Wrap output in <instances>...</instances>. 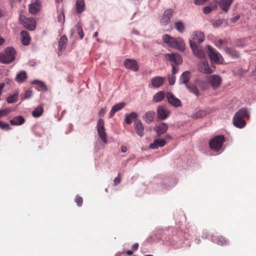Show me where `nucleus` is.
<instances>
[{
	"mask_svg": "<svg viewBox=\"0 0 256 256\" xmlns=\"http://www.w3.org/2000/svg\"><path fill=\"white\" fill-rule=\"evenodd\" d=\"M166 80L164 77L157 76L151 80V84L152 87L158 88L163 85Z\"/></svg>",
	"mask_w": 256,
	"mask_h": 256,
	"instance_id": "dca6fc26",
	"label": "nucleus"
},
{
	"mask_svg": "<svg viewBox=\"0 0 256 256\" xmlns=\"http://www.w3.org/2000/svg\"><path fill=\"white\" fill-rule=\"evenodd\" d=\"M16 52L12 47H8L0 53V62L10 64L15 59Z\"/></svg>",
	"mask_w": 256,
	"mask_h": 256,
	"instance_id": "7ed1b4c3",
	"label": "nucleus"
},
{
	"mask_svg": "<svg viewBox=\"0 0 256 256\" xmlns=\"http://www.w3.org/2000/svg\"><path fill=\"white\" fill-rule=\"evenodd\" d=\"M240 18V16H236L235 17L231 18V21L234 22H236V20H238V19Z\"/></svg>",
	"mask_w": 256,
	"mask_h": 256,
	"instance_id": "bf43d9fd",
	"label": "nucleus"
},
{
	"mask_svg": "<svg viewBox=\"0 0 256 256\" xmlns=\"http://www.w3.org/2000/svg\"><path fill=\"white\" fill-rule=\"evenodd\" d=\"M190 76V72L189 71H186L180 76V82L181 84H184L186 85L188 84Z\"/></svg>",
	"mask_w": 256,
	"mask_h": 256,
	"instance_id": "c85d7f7f",
	"label": "nucleus"
},
{
	"mask_svg": "<svg viewBox=\"0 0 256 256\" xmlns=\"http://www.w3.org/2000/svg\"><path fill=\"white\" fill-rule=\"evenodd\" d=\"M97 130L99 136L104 143L107 142L106 134L105 132L104 121L102 119H99L96 126Z\"/></svg>",
	"mask_w": 256,
	"mask_h": 256,
	"instance_id": "0eeeda50",
	"label": "nucleus"
},
{
	"mask_svg": "<svg viewBox=\"0 0 256 256\" xmlns=\"http://www.w3.org/2000/svg\"><path fill=\"white\" fill-rule=\"evenodd\" d=\"M175 28L180 32H183L184 30L185 27L182 22L179 21L175 23Z\"/></svg>",
	"mask_w": 256,
	"mask_h": 256,
	"instance_id": "4c0bfd02",
	"label": "nucleus"
},
{
	"mask_svg": "<svg viewBox=\"0 0 256 256\" xmlns=\"http://www.w3.org/2000/svg\"><path fill=\"white\" fill-rule=\"evenodd\" d=\"M206 115V112L205 110H199L197 112L192 114V118H193L197 119L202 118Z\"/></svg>",
	"mask_w": 256,
	"mask_h": 256,
	"instance_id": "e433bc0d",
	"label": "nucleus"
},
{
	"mask_svg": "<svg viewBox=\"0 0 256 256\" xmlns=\"http://www.w3.org/2000/svg\"><path fill=\"white\" fill-rule=\"evenodd\" d=\"M223 20L218 19L213 22L212 26L215 28H218L223 23Z\"/></svg>",
	"mask_w": 256,
	"mask_h": 256,
	"instance_id": "c03bdc74",
	"label": "nucleus"
},
{
	"mask_svg": "<svg viewBox=\"0 0 256 256\" xmlns=\"http://www.w3.org/2000/svg\"><path fill=\"white\" fill-rule=\"evenodd\" d=\"M162 39L165 44L171 48L181 51L184 50L185 44L184 40L180 37L175 38L168 34H164L163 35Z\"/></svg>",
	"mask_w": 256,
	"mask_h": 256,
	"instance_id": "f257e3e1",
	"label": "nucleus"
},
{
	"mask_svg": "<svg viewBox=\"0 0 256 256\" xmlns=\"http://www.w3.org/2000/svg\"><path fill=\"white\" fill-rule=\"evenodd\" d=\"M98 32H96L94 34L93 36L94 38H96L98 36Z\"/></svg>",
	"mask_w": 256,
	"mask_h": 256,
	"instance_id": "338daca9",
	"label": "nucleus"
},
{
	"mask_svg": "<svg viewBox=\"0 0 256 256\" xmlns=\"http://www.w3.org/2000/svg\"><path fill=\"white\" fill-rule=\"evenodd\" d=\"M168 80L170 85H173L176 81V76L174 75L168 76Z\"/></svg>",
	"mask_w": 256,
	"mask_h": 256,
	"instance_id": "8fccbe9b",
	"label": "nucleus"
},
{
	"mask_svg": "<svg viewBox=\"0 0 256 256\" xmlns=\"http://www.w3.org/2000/svg\"><path fill=\"white\" fill-rule=\"evenodd\" d=\"M233 0H221L219 2L220 8L224 12H228Z\"/></svg>",
	"mask_w": 256,
	"mask_h": 256,
	"instance_id": "aec40b11",
	"label": "nucleus"
},
{
	"mask_svg": "<svg viewBox=\"0 0 256 256\" xmlns=\"http://www.w3.org/2000/svg\"><path fill=\"white\" fill-rule=\"evenodd\" d=\"M126 254L128 256H132L133 254V250H128L126 252Z\"/></svg>",
	"mask_w": 256,
	"mask_h": 256,
	"instance_id": "0e129e2a",
	"label": "nucleus"
},
{
	"mask_svg": "<svg viewBox=\"0 0 256 256\" xmlns=\"http://www.w3.org/2000/svg\"><path fill=\"white\" fill-rule=\"evenodd\" d=\"M58 22L63 24L64 22V12H62L60 14H58Z\"/></svg>",
	"mask_w": 256,
	"mask_h": 256,
	"instance_id": "de8ad7c7",
	"label": "nucleus"
},
{
	"mask_svg": "<svg viewBox=\"0 0 256 256\" xmlns=\"http://www.w3.org/2000/svg\"><path fill=\"white\" fill-rule=\"evenodd\" d=\"M32 84H36L38 85L42 90H47V88L46 85L42 81L38 80H34L32 82Z\"/></svg>",
	"mask_w": 256,
	"mask_h": 256,
	"instance_id": "ea45409f",
	"label": "nucleus"
},
{
	"mask_svg": "<svg viewBox=\"0 0 256 256\" xmlns=\"http://www.w3.org/2000/svg\"><path fill=\"white\" fill-rule=\"evenodd\" d=\"M138 117V114L135 112H132L128 114H126L125 118V122L128 124H130L132 123V120L136 119Z\"/></svg>",
	"mask_w": 256,
	"mask_h": 256,
	"instance_id": "473e14b6",
	"label": "nucleus"
},
{
	"mask_svg": "<svg viewBox=\"0 0 256 256\" xmlns=\"http://www.w3.org/2000/svg\"><path fill=\"white\" fill-rule=\"evenodd\" d=\"M208 0H194V4L196 5L203 4Z\"/></svg>",
	"mask_w": 256,
	"mask_h": 256,
	"instance_id": "864d4df0",
	"label": "nucleus"
},
{
	"mask_svg": "<svg viewBox=\"0 0 256 256\" xmlns=\"http://www.w3.org/2000/svg\"><path fill=\"white\" fill-rule=\"evenodd\" d=\"M121 150L122 152H125L127 150V148L126 146H121Z\"/></svg>",
	"mask_w": 256,
	"mask_h": 256,
	"instance_id": "e2e57ef3",
	"label": "nucleus"
},
{
	"mask_svg": "<svg viewBox=\"0 0 256 256\" xmlns=\"http://www.w3.org/2000/svg\"><path fill=\"white\" fill-rule=\"evenodd\" d=\"M19 18L20 22L28 30H33L35 29L36 22L34 18H26L24 15H20Z\"/></svg>",
	"mask_w": 256,
	"mask_h": 256,
	"instance_id": "423d86ee",
	"label": "nucleus"
},
{
	"mask_svg": "<svg viewBox=\"0 0 256 256\" xmlns=\"http://www.w3.org/2000/svg\"><path fill=\"white\" fill-rule=\"evenodd\" d=\"M166 96L168 102L175 108L182 106V104L180 100L176 98L171 92H167Z\"/></svg>",
	"mask_w": 256,
	"mask_h": 256,
	"instance_id": "9d476101",
	"label": "nucleus"
},
{
	"mask_svg": "<svg viewBox=\"0 0 256 256\" xmlns=\"http://www.w3.org/2000/svg\"><path fill=\"white\" fill-rule=\"evenodd\" d=\"M10 122L12 126H20L25 122V120L22 116H17L14 117Z\"/></svg>",
	"mask_w": 256,
	"mask_h": 256,
	"instance_id": "bb28decb",
	"label": "nucleus"
},
{
	"mask_svg": "<svg viewBox=\"0 0 256 256\" xmlns=\"http://www.w3.org/2000/svg\"><path fill=\"white\" fill-rule=\"evenodd\" d=\"M77 28V32L79 35L80 38L82 39L84 36V32H83L82 27L80 25L78 24Z\"/></svg>",
	"mask_w": 256,
	"mask_h": 256,
	"instance_id": "37998d69",
	"label": "nucleus"
},
{
	"mask_svg": "<svg viewBox=\"0 0 256 256\" xmlns=\"http://www.w3.org/2000/svg\"><path fill=\"white\" fill-rule=\"evenodd\" d=\"M166 138H172L170 136V134H166Z\"/></svg>",
	"mask_w": 256,
	"mask_h": 256,
	"instance_id": "774afa93",
	"label": "nucleus"
},
{
	"mask_svg": "<svg viewBox=\"0 0 256 256\" xmlns=\"http://www.w3.org/2000/svg\"><path fill=\"white\" fill-rule=\"evenodd\" d=\"M155 114H156L154 111L150 110L147 112L142 118L146 123L150 124L154 120Z\"/></svg>",
	"mask_w": 256,
	"mask_h": 256,
	"instance_id": "a878e982",
	"label": "nucleus"
},
{
	"mask_svg": "<svg viewBox=\"0 0 256 256\" xmlns=\"http://www.w3.org/2000/svg\"><path fill=\"white\" fill-rule=\"evenodd\" d=\"M4 16V12L0 9V18Z\"/></svg>",
	"mask_w": 256,
	"mask_h": 256,
	"instance_id": "69168bd1",
	"label": "nucleus"
},
{
	"mask_svg": "<svg viewBox=\"0 0 256 256\" xmlns=\"http://www.w3.org/2000/svg\"><path fill=\"white\" fill-rule=\"evenodd\" d=\"M186 88L192 94L196 95V96H198L200 95V92L197 86L192 84H186Z\"/></svg>",
	"mask_w": 256,
	"mask_h": 256,
	"instance_id": "c756f323",
	"label": "nucleus"
},
{
	"mask_svg": "<svg viewBox=\"0 0 256 256\" xmlns=\"http://www.w3.org/2000/svg\"><path fill=\"white\" fill-rule=\"evenodd\" d=\"M225 138L224 136H218L212 138L209 142L210 149L216 152L220 150Z\"/></svg>",
	"mask_w": 256,
	"mask_h": 256,
	"instance_id": "20e7f679",
	"label": "nucleus"
},
{
	"mask_svg": "<svg viewBox=\"0 0 256 256\" xmlns=\"http://www.w3.org/2000/svg\"><path fill=\"white\" fill-rule=\"evenodd\" d=\"M212 240L218 244L222 246H226L229 243V241L228 239L221 236H219L216 237L213 236Z\"/></svg>",
	"mask_w": 256,
	"mask_h": 256,
	"instance_id": "412c9836",
	"label": "nucleus"
},
{
	"mask_svg": "<svg viewBox=\"0 0 256 256\" xmlns=\"http://www.w3.org/2000/svg\"><path fill=\"white\" fill-rule=\"evenodd\" d=\"M205 38L204 34L201 32H196L192 34V40H190V41L194 42L196 44V42L201 43L204 41Z\"/></svg>",
	"mask_w": 256,
	"mask_h": 256,
	"instance_id": "a211bd4d",
	"label": "nucleus"
},
{
	"mask_svg": "<svg viewBox=\"0 0 256 256\" xmlns=\"http://www.w3.org/2000/svg\"><path fill=\"white\" fill-rule=\"evenodd\" d=\"M223 43H224V40L222 39H220L216 44V46L220 48V46L223 44Z\"/></svg>",
	"mask_w": 256,
	"mask_h": 256,
	"instance_id": "4d7b16f0",
	"label": "nucleus"
},
{
	"mask_svg": "<svg viewBox=\"0 0 256 256\" xmlns=\"http://www.w3.org/2000/svg\"><path fill=\"white\" fill-rule=\"evenodd\" d=\"M174 14V10L172 9H168L166 10L160 20V23L164 26H166L170 22V18Z\"/></svg>",
	"mask_w": 256,
	"mask_h": 256,
	"instance_id": "4468645a",
	"label": "nucleus"
},
{
	"mask_svg": "<svg viewBox=\"0 0 256 256\" xmlns=\"http://www.w3.org/2000/svg\"><path fill=\"white\" fill-rule=\"evenodd\" d=\"M166 96V93L164 91H160L154 94L152 100L154 102H158L162 101Z\"/></svg>",
	"mask_w": 256,
	"mask_h": 256,
	"instance_id": "cd10ccee",
	"label": "nucleus"
},
{
	"mask_svg": "<svg viewBox=\"0 0 256 256\" xmlns=\"http://www.w3.org/2000/svg\"><path fill=\"white\" fill-rule=\"evenodd\" d=\"M68 42V38L66 36H62L60 40L58 42V48L59 50H62L64 48Z\"/></svg>",
	"mask_w": 256,
	"mask_h": 256,
	"instance_id": "c9c22d12",
	"label": "nucleus"
},
{
	"mask_svg": "<svg viewBox=\"0 0 256 256\" xmlns=\"http://www.w3.org/2000/svg\"><path fill=\"white\" fill-rule=\"evenodd\" d=\"M190 45L194 54L196 56L199 58H204L205 56V52L204 50L202 49H199L196 44L190 41Z\"/></svg>",
	"mask_w": 256,
	"mask_h": 256,
	"instance_id": "ddd939ff",
	"label": "nucleus"
},
{
	"mask_svg": "<svg viewBox=\"0 0 256 256\" xmlns=\"http://www.w3.org/2000/svg\"><path fill=\"white\" fill-rule=\"evenodd\" d=\"M207 48L208 54L210 59L216 63H222L223 62V58L222 55L210 46H208Z\"/></svg>",
	"mask_w": 256,
	"mask_h": 256,
	"instance_id": "39448f33",
	"label": "nucleus"
},
{
	"mask_svg": "<svg viewBox=\"0 0 256 256\" xmlns=\"http://www.w3.org/2000/svg\"><path fill=\"white\" fill-rule=\"evenodd\" d=\"M225 52L228 55L234 58H238L240 56L239 52L233 48H225Z\"/></svg>",
	"mask_w": 256,
	"mask_h": 256,
	"instance_id": "2f4dec72",
	"label": "nucleus"
},
{
	"mask_svg": "<svg viewBox=\"0 0 256 256\" xmlns=\"http://www.w3.org/2000/svg\"><path fill=\"white\" fill-rule=\"evenodd\" d=\"M172 75H174L177 73L178 70V68L174 64H172Z\"/></svg>",
	"mask_w": 256,
	"mask_h": 256,
	"instance_id": "6e6d98bb",
	"label": "nucleus"
},
{
	"mask_svg": "<svg viewBox=\"0 0 256 256\" xmlns=\"http://www.w3.org/2000/svg\"><path fill=\"white\" fill-rule=\"evenodd\" d=\"M44 112L43 106L42 105L38 106L32 112V115L34 118L40 116Z\"/></svg>",
	"mask_w": 256,
	"mask_h": 256,
	"instance_id": "72a5a7b5",
	"label": "nucleus"
},
{
	"mask_svg": "<svg viewBox=\"0 0 256 256\" xmlns=\"http://www.w3.org/2000/svg\"><path fill=\"white\" fill-rule=\"evenodd\" d=\"M0 128L2 130H9L11 128L8 124L0 121Z\"/></svg>",
	"mask_w": 256,
	"mask_h": 256,
	"instance_id": "a18cd8bd",
	"label": "nucleus"
},
{
	"mask_svg": "<svg viewBox=\"0 0 256 256\" xmlns=\"http://www.w3.org/2000/svg\"><path fill=\"white\" fill-rule=\"evenodd\" d=\"M212 10V9L210 6H206L203 8V12L204 14H208Z\"/></svg>",
	"mask_w": 256,
	"mask_h": 256,
	"instance_id": "603ef678",
	"label": "nucleus"
},
{
	"mask_svg": "<svg viewBox=\"0 0 256 256\" xmlns=\"http://www.w3.org/2000/svg\"><path fill=\"white\" fill-rule=\"evenodd\" d=\"M208 80L213 89L216 90L220 86L222 82L221 77L218 75L213 74L208 77Z\"/></svg>",
	"mask_w": 256,
	"mask_h": 256,
	"instance_id": "6e6552de",
	"label": "nucleus"
},
{
	"mask_svg": "<svg viewBox=\"0 0 256 256\" xmlns=\"http://www.w3.org/2000/svg\"><path fill=\"white\" fill-rule=\"evenodd\" d=\"M106 112V110L105 108H102L100 110L99 112H98V115L100 116V117H102L104 116V115L105 113Z\"/></svg>",
	"mask_w": 256,
	"mask_h": 256,
	"instance_id": "5fc2aeb1",
	"label": "nucleus"
},
{
	"mask_svg": "<svg viewBox=\"0 0 256 256\" xmlns=\"http://www.w3.org/2000/svg\"><path fill=\"white\" fill-rule=\"evenodd\" d=\"M22 36V42L24 46H28L30 44V37L28 32L26 30H22L20 32Z\"/></svg>",
	"mask_w": 256,
	"mask_h": 256,
	"instance_id": "b1692460",
	"label": "nucleus"
},
{
	"mask_svg": "<svg viewBox=\"0 0 256 256\" xmlns=\"http://www.w3.org/2000/svg\"><path fill=\"white\" fill-rule=\"evenodd\" d=\"M18 99V94L15 93L7 98L6 101L9 104L16 102Z\"/></svg>",
	"mask_w": 256,
	"mask_h": 256,
	"instance_id": "58836bf2",
	"label": "nucleus"
},
{
	"mask_svg": "<svg viewBox=\"0 0 256 256\" xmlns=\"http://www.w3.org/2000/svg\"><path fill=\"white\" fill-rule=\"evenodd\" d=\"M27 78V75L24 71H22L18 74L16 78V80L18 82H22Z\"/></svg>",
	"mask_w": 256,
	"mask_h": 256,
	"instance_id": "f704fd0d",
	"label": "nucleus"
},
{
	"mask_svg": "<svg viewBox=\"0 0 256 256\" xmlns=\"http://www.w3.org/2000/svg\"><path fill=\"white\" fill-rule=\"evenodd\" d=\"M10 112V110L8 108H5L0 110V118L6 116Z\"/></svg>",
	"mask_w": 256,
	"mask_h": 256,
	"instance_id": "49530a36",
	"label": "nucleus"
},
{
	"mask_svg": "<svg viewBox=\"0 0 256 256\" xmlns=\"http://www.w3.org/2000/svg\"><path fill=\"white\" fill-rule=\"evenodd\" d=\"M5 40L0 36V46L5 42Z\"/></svg>",
	"mask_w": 256,
	"mask_h": 256,
	"instance_id": "680f3d73",
	"label": "nucleus"
},
{
	"mask_svg": "<svg viewBox=\"0 0 256 256\" xmlns=\"http://www.w3.org/2000/svg\"><path fill=\"white\" fill-rule=\"evenodd\" d=\"M125 105H126V104L123 102L118 103V104H116L115 105H114L112 107V110H110V114H109L110 118H112V116H113L116 112L122 109L125 106Z\"/></svg>",
	"mask_w": 256,
	"mask_h": 256,
	"instance_id": "393cba45",
	"label": "nucleus"
},
{
	"mask_svg": "<svg viewBox=\"0 0 256 256\" xmlns=\"http://www.w3.org/2000/svg\"><path fill=\"white\" fill-rule=\"evenodd\" d=\"M198 84L204 90H206L208 88L207 83L204 80H198Z\"/></svg>",
	"mask_w": 256,
	"mask_h": 256,
	"instance_id": "a19ab883",
	"label": "nucleus"
},
{
	"mask_svg": "<svg viewBox=\"0 0 256 256\" xmlns=\"http://www.w3.org/2000/svg\"><path fill=\"white\" fill-rule=\"evenodd\" d=\"M124 65L126 68L130 69L134 72L138 70V65L135 60L126 58L124 60Z\"/></svg>",
	"mask_w": 256,
	"mask_h": 256,
	"instance_id": "f8f14e48",
	"label": "nucleus"
},
{
	"mask_svg": "<svg viewBox=\"0 0 256 256\" xmlns=\"http://www.w3.org/2000/svg\"><path fill=\"white\" fill-rule=\"evenodd\" d=\"M138 243L134 244L132 246V249L134 251L138 249Z\"/></svg>",
	"mask_w": 256,
	"mask_h": 256,
	"instance_id": "13d9d810",
	"label": "nucleus"
},
{
	"mask_svg": "<svg viewBox=\"0 0 256 256\" xmlns=\"http://www.w3.org/2000/svg\"><path fill=\"white\" fill-rule=\"evenodd\" d=\"M154 240L152 236H150L148 238H147L146 241L148 242H152V240Z\"/></svg>",
	"mask_w": 256,
	"mask_h": 256,
	"instance_id": "052dcab7",
	"label": "nucleus"
},
{
	"mask_svg": "<svg viewBox=\"0 0 256 256\" xmlns=\"http://www.w3.org/2000/svg\"><path fill=\"white\" fill-rule=\"evenodd\" d=\"M170 112L166 106H159L157 108L158 117L160 120L166 119L170 115Z\"/></svg>",
	"mask_w": 256,
	"mask_h": 256,
	"instance_id": "1a4fd4ad",
	"label": "nucleus"
},
{
	"mask_svg": "<svg viewBox=\"0 0 256 256\" xmlns=\"http://www.w3.org/2000/svg\"><path fill=\"white\" fill-rule=\"evenodd\" d=\"M42 2L40 0H36L34 2L29 4V12L32 14H38L41 10Z\"/></svg>",
	"mask_w": 256,
	"mask_h": 256,
	"instance_id": "9b49d317",
	"label": "nucleus"
},
{
	"mask_svg": "<svg viewBox=\"0 0 256 256\" xmlns=\"http://www.w3.org/2000/svg\"><path fill=\"white\" fill-rule=\"evenodd\" d=\"M32 91L31 90H28L24 94V98L28 99L32 96Z\"/></svg>",
	"mask_w": 256,
	"mask_h": 256,
	"instance_id": "3c124183",
	"label": "nucleus"
},
{
	"mask_svg": "<svg viewBox=\"0 0 256 256\" xmlns=\"http://www.w3.org/2000/svg\"><path fill=\"white\" fill-rule=\"evenodd\" d=\"M198 70L202 72L210 74L213 72V70L210 68L207 61H203L198 64Z\"/></svg>",
	"mask_w": 256,
	"mask_h": 256,
	"instance_id": "f3484780",
	"label": "nucleus"
},
{
	"mask_svg": "<svg viewBox=\"0 0 256 256\" xmlns=\"http://www.w3.org/2000/svg\"><path fill=\"white\" fill-rule=\"evenodd\" d=\"M168 128L167 124L162 122L158 126H156L154 130L156 132L158 136L165 133Z\"/></svg>",
	"mask_w": 256,
	"mask_h": 256,
	"instance_id": "5701e85b",
	"label": "nucleus"
},
{
	"mask_svg": "<svg viewBox=\"0 0 256 256\" xmlns=\"http://www.w3.org/2000/svg\"><path fill=\"white\" fill-rule=\"evenodd\" d=\"M121 182L120 174L118 173V176L114 180V186L118 184Z\"/></svg>",
	"mask_w": 256,
	"mask_h": 256,
	"instance_id": "09e8293b",
	"label": "nucleus"
},
{
	"mask_svg": "<svg viewBox=\"0 0 256 256\" xmlns=\"http://www.w3.org/2000/svg\"><path fill=\"white\" fill-rule=\"evenodd\" d=\"M134 129L136 130V133L140 136H142L144 132V126L140 120H136L134 123Z\"/></svg>",
	"mask_w": 256,
	"mask_h": 256,
	"instance_id": "6ab92c4d",
	"label": "nucleus"
},
{
	"mask_svg": "<svg viewBox=\"0 0 256 256\" xmlns=\"http://www.w3.org/2000/svg\"><path fill=\"white\" fill-rule=\"evenodd\" d=\"M166 144V141L164 139H156L154 142L151 143L150 148L152 149H156L158 147H162Z\"/></svg>",
	"mask_w": 256,
	"mask_h": 256,
	"instance_id": "4be33fe9",
	"label": "nucleus"
},
{
	"mask_svg": "<svg viewBox=\"0 0 256 256\" xmlns=\"http://www.w3.org/2000/svg\"><path fill=\"white\" fill-rule=\"evenodd\" d=\"M74 202L78 206H81L83 203V199L81 196L78 195L74 198Z\"/></svg>",
	"mask_w": 256,
	"mask_h": 256,
	"instance_id": "79ce46f5",
	"label": "nucleus"
},
{
	"mask_svg": "<svg viewBox=\"0 0 256 256\" xmlns=\"http://www.w3.org/2000/svg\"><path fill=\"white\" fill-rule=\"evenodd\" d=\"M76 6L77 12L82 13L84 10L85 4L84 0H77Z\"/></svg>",
	"mask_w": 256,
	"mask_h": 256,
	"instance_id": "7c9ffc66",
	"label": "nucleus"
},
{
	"mask_svg": "<svg viewBox=\"0 0 256 256\" xmlns=\"http://www.w3.org/2000/svg\"><path fill=\"white\" fill-rule=\"evenodd\" d=\"M248 118V110L246 108H242L235 114L233 118V124L236 127L242 128L246 125L244 119Z\"/></svg>",
	"mask_w": 256,
	"mask_h": 256,
	"instance_id": "f03ea898",
	"label": "nucleus"
},
{
	"mask_svg": "<svg viewBox=\"0 0 256 256\" xmlns=\"http://www.w3.org/2000/svg\"><path fill=\"white\" fill-rule=\"evenodd\" d=\"M166 58L176 65L181 64L182 62L181 56L178 54H166Z\"/></svg>",
	"mask_w": 256,
	"mask_h": 256,
	"instance_id": "2eb2a0df",
	"label": "nucleus"
}]
</instances>
